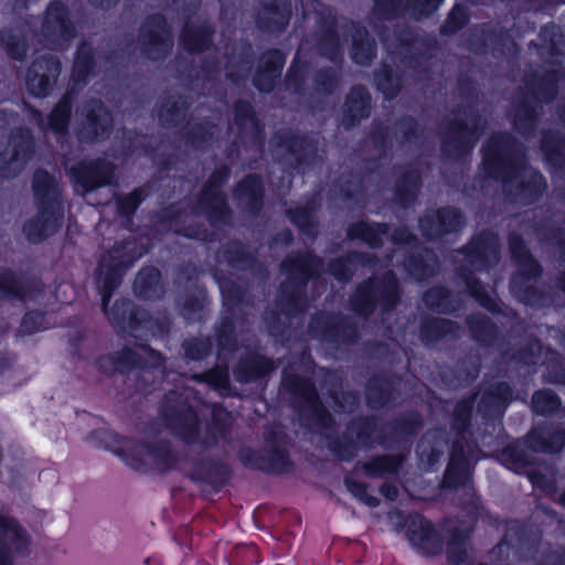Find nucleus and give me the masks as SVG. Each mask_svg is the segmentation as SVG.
<instances>
[{"label": "nucleus", "instance_id": "63", "mask_svg": "<svg viewBox=\"0 0 565 565\" xmlns=\"http://www.w3.org/2000/svg\"><path fill=\"white\" fill-rule=\"evenodd\" d=\"M254 60L253 47L250 43L246 42L233 60L228 61L227 77L233 82L245 78L253 68Z\"/></svg>", "mask_w": 565, "mask_h": 565}, {"label": "nucleus", "instance_id": "59", "mask_svg": "<svg viewBox=\"0 0 565 565\" xmlns=\"http://www.w3.org/2000/svg\"><path fill=\"white\" fill-rule=\"evenodd\" d=\"M204 299V292L195 281L189 278L184 290L180 291L177 297V303L185 319H194L202 310Z\"/></svg>", "mask_w": 565, "mask_h": 565}, {"label": "nucleus", "instance_id": "47", "mask_svg": "<svg viewBox=\"0 0 565 565\" xmlns=\"http://www.w3.org/2000/svg\"><path fill=\"white\" fill-rule=\"evenodd\" d=\"M189 99L180 94L164 96L158 107L159 122L164 128H179L189 122Z\"/></svg>", "mask_w": 565, "mask_h": 565}, {"label": "nucleus", "instance_id": "1", "mask_svg": "<svg viewBox=\"0 0 565 565\" xmlns=\"http://www.w3.org/2000/svg\"><path fill=\"white\" fill-rule=\"evenodd\" d=\"M324 259L313 250H296L287 255L281 264L286 281L278 287L275 300L280 313L288 318L302 315L308 307V285L323 271Z\"/></svg>", "mask_w": 565, "mask_h": 565}, {"label": "nucleus", "instance_id": "51", "mask_svg": "<svg viewBox=\"0 0 565 565\" xmlns=\"http://www.w3.org/2000/svg\"><path fill=\"white\" fill-rule=\"evenodd\" d=\"M422 301L429 311L438 315H454L462 306L461 299L440 284L426 289L422 295Z\"/></svg>", "mask_w": 565, "mask_h": 565}, {"label": "nucleus", "instance_id": "22", "mask_svg": "<svg viewBox=\"0 0 565 565\" xmlns=\"http://www.w3.org/2000/svg\"><path fill=\"white\" fill-rule=\"evenodd\" d=\"M515 398L514 388L507 381H495L486 385L476 402L483 424L488 426L491 423L493 427H502L504 415Z\"/></svg>", "mask_w": 565, "mask_h": 565}, {"label": "nucleus", "instance_id": "25", "mask_svg": "<svg viewBox=\"0 0 565 565\" xmlns=\"http://www.w3.org/2000/svg\"><path fill=\"white\" fill-rule=\"evenodd\" d=\"M476 447L477 445H461L460 440H451L449 460L440 481L443 490L455 491L471 481Z\"/></svg>", "mask_w": 565, "mask_h": 565}, {"label": "nucleus", "instance_id": "26", "mask_svg": "<svg viewBox=\"0 0 565 565\" xmlns=\"http://www.w3.org/2000/svg\"><path fill=\"white\" fill-rule=\"evenodd\" d=\"M61 72L62 63L57 56L44 54L36 57L26 70L28 92L35 97H46L56 86Z\"/></svg>", "mask_w": 565, "mask_h": 565}, {"label": "nucleus", "instance_id": "3", "mask_svg": "<svg viewBox=\"0 0 565 565\" xmlns=\"http://www.w3.org/2000/svg\"><path fill=\"white\" fill-rule=\"evenodd\" d=\"M92 437L106 450L120 457L129 467L137 471L154 469L167 471L171 469L177 456L171 450L168 441H156L152 444L137 443L131 439L121 438L108 430H98Z\"/></svg>", "mask_w": 565, "mask_h": 565}, {"label": "nucleus", "instance_id": "30", "mask_svg": "<svg viewBox=\"0 0 565 565\" xmlns=\"http://www.w3.org/2000/svg\"><path fill=\"white\" fill-rule=\"evenodd\" d=\"M406 536L423 555L434 557L443 552L444 540L434 523L420 513L409 515Z\"/></svg>", "mask_w": 565, "mask_h": 565}, {"label": "nucleus", "instance_id": "7", "mask_svg": "<svg viewBox=\"0 0 565 565\" xmlns=\"http://www.w3.org/2000/svg\"><path fill=\"white\" fill-rule=\"evenodd\" d=\"M401 299L399 280L393 270H387L359 282L349 297V307L356 316L367 319L376 311L382 315L391 313Z\"/></svg>", "mask_w": 565, "mask_h": 565}, {"label": "nucleus", "instance_id": "57", "mask_svg": "<svg viewBox=\"0 0 565 565\" xmlns=\"http://www.w3.org/2000/svg\"><path fill=\"white\" fill-rule=\"evenodd\" d=\"M134 291L137 297L147 300L161 298L164 287L160 270L153 266L140 269L134 281Z\"/></svg>", "mask_w": 565, "mask_h": 565}, {"label": "nucleus", "instance_id": "35", "mask_svg": "<svg viewBox=\"0 0 565 565\" xmlns=\"http://www.w3.org/2000/svg\"><path fill=\"white\" fill-rule=\"evenodd\" d=\"M276 365L269 356L257 351H247L233 366V377L239 384H250L265 380Z\"/></svg>", "mask_w": 565, "mask_h": 565}, {"label": "nucleus", "instance_id": "44", "mask_svg": "<svg viewBox=\"0 0 565 565\" xmlns=\"http://www.w3.org/2000/svg\"><path fill=\"white\" fill-rule=\"evenodd\" d=\"M128 265L120 259V249H114L102 255L98 266L99 279L103 280V310L106 311L111 292L120 285L124 271Z\"/></svg>", "mask_w": 565, "mask_h": 565}, {"label": "nucleus", "instance_id": "28", "mask_svg": "<svg viewBox=\"0 0 565 565\" xmlns=\"http://www.w3.org/2000/svg\"><path fill=\"white\" fill-rule=\"evenodd\" d=\"M232 196L237 209L253 217H258L265 205V184L258 173H247L238 180L233 189Z\"/></svg>", "mask_w": 565, "mask_h": 565}, {"label": "nucleus", "instance_id": "19", "mask_svg": "<svg viewBox=\"0 0 565 565\" xmlns=\"http://www.w3.org/2000/svg\"><path fill=\"white\" fill-rule=\"evenodd\" d=\"M424 427V417L416 409L401 412L385 425V430L376 437V444L385 450L409 451L413 439Z\"/></svg>", "mask_w": 565, "mask_h": 565}, {"label": "nucleus", "instance_id": "5", "mask_svg": "<svg viewBox=\"0 0 565 565\" xmlns=\"http://www.w3.org/2000/svg\"><path fill=\"white\" fill-rule=\"evenodd\" d=\"M564 74L559 68H548L542 75L526 79L527 94L516 104L511 118L513 129L523 138L535 136L541 113L536 104H552L558 95V84Z\"/></svg>", "mask_w": 565, "mask_h": 565}, {"label": "nucleus", "instance_id": "8", "mask_svg": "<svg viewBox=\"0 0 565 565\" xmlns=\"http://www.w3.org/2000/svg\"><path fill=\"white\" fill-rule=\"evenodd\" d=\"M115 367L127 373L135 388L143 394L159 387L167 369L162 353L146 343H136L135 348L124 347L116 354Z\"/></svg>", "mask_w": 565, "mask_h": 565}, {"label": "nucleus", "instance_id": "37", "mask_svg": "<svg viewBox=\"0 0 565 565\" xmlns=\"http://www.w3.org/2000/svg\"><path fill=\"white\" fill-rule=\"evenodd\" d=\"M372 97L362 85L353 86L347 94L341 109V125L345 130L356 127L371 115Z\"/></svg>", "mask_w": 565, "mask_h": 565}, {"label": "nucleus", "instance_id": "32", "mask_svg": "<svg viewBox=\"0 0 565 565\" xmlns=\"http://www.w3.org/2000/svg\"><path fill=\"white\" fill-rule=\"evenodd\" d=\"M524 444L533 452L559 454L565 447V427L551 422L537 424L525 435Z\"/></svg>", "mask_w": 565, "mask_h": 565}, {"label": "nucleus", "instance_id": "38", "mask_svg": "<svg viewBox=\"0 0 565 565\" xmlns=\"http://www.w3.org/2000/svg\"><path fill=\"white\" fill-rule=\"evenodd\" d=\"M108 303H106V307ZM111 326L120 333L128 334L135 338L137 341L141 339L140 322L143 317V309L137 307L130 300L121 299L117 300L111 310L104 311Z\"/></svg>", "mask_w": 565, "mask_h": 565}, {"label": "nucleus", "instance_id": "13", "mask_svg": "<svg viewBox=\"0 0 565 565\" xmlns=\"http://www.w3.org/2000/svg\"><path fill=\"white\" fill-rule=\"evenodd\" d=\"M395 49L403 66L423 75L429 73L426 65L437 50L435 39L420 34L416 29L403 24L393 30Z\"/></svg>", "mask_w": 565, "mask_h": 565}, {"label": "nucleus", "instance_id": "34", "mask_svg": "<svg viewBox=\"0 0 565 565\" xmlns=\"http://www.w3.org/2000/svg\"><path fill=\"white\" fill-rule=\"evenodd\" d=\"M376 263L377 257L374 254L352 249L330 258L327 263V271L339 284H349L359 267H371Z\"/></svg>", "mask_w": 565, "mask_h": 565}, {"label": "nucleus", "instance_id": "54", "mask_svg": "<svg viewBox=\"0 0 565 565\" xmlns=\"http://www.w3.org/2000/svg\"><path fill=\"white\" fill-rule=\"evenodd\" d=\"M317 210V203L313 200H309L303 205L288 207L285 211V215L300 234L316 239L319 234Z\"/></svg>", "mask_w": 565, "mask_h": 565}, {"label": "nucleus", "instance_id": "18", "mask_svg": "<svg viewBox=\"0 0 565 565\" xmlns=\"http://www.w3.org/2000/svg\"><path fill=\"white\" fill-rule=\"evenodd\" d=\"M173 35L164 15L154 13L145 19L138 33L140 53L152 62L166 60L173 47Z\"/></svg>", "mask_w": 565, "mask_h": 565}, {"label": "nucleus", "instance_id": "58", "mask_svg": "<svg viewBox=\"0 0 565 565\" xmlns=\"http://www.w3.org/2000/svg\"><path fill=\"white\" fill-rule=\"evenodd\" d=\"M309 70L310 62L306 58H301L297 52L285 75V86L287 90L298 96H305Z\"/></svg>", "mask_w": 565, "mask_h": 565}, {"label": "nucleus", "instance_id": "12", "mask_svg": "<svg viewBox=\"0 0 565 565\" xmlns=\"http://www.w3.org/2000/svg\"><path fill=\"white\" fill-rule=\"evenodd\" d=\"M377 431V417L362 415L348 423L341 435H326L327 447L339 461L350 462L361 448L372 449L376 443L374 434Z\"/></svg>", "mask_w": 565, "mask_h": 565}, {"label": "nucleus", "instance_id": "21", "mask_svg": "<svg viewBox=\"0 0 565 565\" xmlns=\"http://www.w3.org/2000/svg\"><path fill=\"white\" fill-rule=\"evenodd\" d=\"M470 50L477 55L490 54L497 60L510 58L519 53V45L509 29L484 23L469 40Z\"/></svg>", "mask_w": 565, "mask_h": 565}, {"label": "nucleus", "instance_id": "39", "mask_svg": "<svg viewBox=\"0 0 565 565\" xmlns=\"http://www.w3.org/2000/svg\"><path fill=\"white\" fill-rule=\"evenodd\" d=\"M544 164L552 174L565 175V135L557 129H545L540 139Z\"/></svg>", "mask_w": 565, "mask_h": 565}, {"label": "nucleus", "instance_id": "10", "mask_svg": "<svg viewBox=\"0 0 565 565\" xmlns=\"http://www.w3.org/2000/svg\"><path fill=\"white\" fill-rule=\"evenodd\" d=\"M265 446L254 449L242 446L237 459L244 468L260 471L268 476L287 475L295 469V463L287 449V434L279 428H266L263 433Z\"/></svg>", "mask_w": 565, "mask_h": 565}, {"label": "nucleus", "instance_id": "64", "mask_svg": "<svg viewBox=\"0 0 565 565\" xmlns=\"http://www.w3.org/2000/svg\"><path fill=\"white\" fill-rule=\"evenodd\" d=\"M500 459L507 468L513 471L524 469L532 462L530 454L519 440L504 446L500 451Z\"/></svg>", "mask_w": 565, "mask_h": 565}, {"label": "nucleus", "instance_id": "2", "mask_svg": "<svg viewBox=\"0 0 565 565\" xmlns=\"http://www.w3.org/2000/svg\"><path fill=\"white\" fill-rule=\"evenodd\" d=\"M508 248L518 273L511 277L510 290L514 298L531 308H546L552 301V295L531 280H537L543 275V266L530 250L524 237L518 232L508 235Z\"/></svg>", "mask_w": 565, "mask_h": 565}, {"label": "nucleus", "instance_id": "45", "mask_svg": "<svg viewBox=\"0 0 565 565\" xmlns=\"http://www.w3.org/2000/svg\"><path fill=\"white\" fill-rule=\"evenodd\" d=\"M422 186L423 178L420 170L414 167L404 169L394 181V203L405 210L411 207L417 201Z\"/></svg>", "mask_w": 565, "mask_h": 565}, {"label": "nucleus", "instance_id": "52", "mask_svg": "<svg viewBox=\"0 0 565 565\" xmlns=\"http://www.w3.org/2000/svg\"><path fill=\"white\" fill-rule=\"evenodd\" d=\"M32 188L39 206L62 209L60 184L47 171L42 169L35 171Z\"/></svg>", "mask_w": 565, "mask_h": 565}, {"label": "nucleus", "instance_id": "33", "mask_svg": "<svg viewBox=\"0 0 565 565\" xmlns=\"http://www.w3.org/2000/svg\"><path fill=\"white\" fill-rule=\"evenodd\" d=\"M461 332L457 321L438 316L423 317L418 324V338L426 348H435L444 341H456Z\"/></svg>", "mask_w": 565, "mask_h": 565}, {"label": "nucleus", "instance_id": "31", "mask_svg": "<svg viewBox=\"0 0 565 565\" xmlns=\"http://www.w3.org/2000/svg\"><path fill=\"white\" fill-rule=\"evenodd\" d=\"M75 183L82 188L83 194L113 182L115 166L106 159L83 160L70 169Z\"/></svg>", "mask_w": 565, "mask_h": 565}, {"label": "nucleus", "instance_id": "4", "mask_svg": "<svg viewBox=\"0 0 565 565\" xmlns=\"http://www.w3.org/2000/svg\"><path fill=\"white\" fill-rule=\"evenodd\" d=\"M525 167V157L520 141L509 131L491 135L481 148L480 169L493 181L500 182L507 190Z\"/></svg>", "mask_w": 565, "mask_h": 565}, {"label": "nucleus", "instance_id": "15", "mask_svg": "<svg viewBox=\"0 0 565 565\" xmlns=\"http://www.w3.org/2000/svg\"><path fill=\"white\" fill-rule=\"evenodd\" d=\"M308 332L313 339L332 345H355L360 338L358 323L348 316L328 311H319L311 316Z\"/></svg>", "mask_w": 565, "mask_h": 565}, {"label": "nucleus", "instance_id": "50", "mask_svg": "<svg viewBox=\"0 0 565 565\" xmlns=\"http://www.w3.org/2000/svg\"><path fill=\"white\" fill-rule=\"evenodd\" d=\"M471 339L483 348H493L502 338L500 327L484 313H471L466 318Z\"/></svg>", "mask_w": 565, "mask_h": 565}, {"label": "nucleus", "instance_id": "11", "mask_svg": "<svg viewBox=\"0 0 565 565\" xmlns=\"http://www.w3.org/2000/svg\"><path fill=\"white\" fill-rule=\"evenodd\" d=\"M480 121L479 114L471 117V122L458 117L443 121L438 130L441 154L455 162L466 161L483 134Z\"/></svg>", "mask_w": 565, "mask_h": 565}, {"label": "nucleus", "instance_id": "23", "mask_svg": "<svg viewBox=\"0 0 565 565\" xmlns=\"http://www.w3.org/2000/svg\"><path fill=\"white\" fill-rule=\"evenodd\" d=\"M34 152L31 130L19 127L11 131L8 145L0 152V177L14 178L21 173Z\"/></svg>", "mask_w": 565, "mask_h": 565}, {"label": "nucleus", "instance_id": "49", "mask_svg": "<svg viewBox=\"0 0 565 565\" xmlns=\"http://www.w3.org/2000/svg\"><path fill=\"white\" fill-rule=\"evenodd\" d=\"M407 456L408 450L374 455L362 463V470L369 478L397 476L402 470Z\"/></svg>", "mask_w": 565, "mask_h": 565}, {"label": "nucleus", "instance_id": "53", "mask_svg": "<svg viewBox=\"0 0 565 565\" xmlns=\"http://www.w3.org/2000/svg\"><path fill=\"white\" fill-rule=\"evenodd\" d=\"M352 24L353 34L350 50L351 58L359 66H370L377 56L375 39L361 23L352 22Z\"/></svg>", "mask_w": 565, "mask_h": 565}, {"label": "nucleus", "instance_id": "14", "mask_svg": "<svg viewBox=\"0 0 565 565\" xmlns=\"http://www.w3.org/2000/svg\"><path fill=\"white\" fill-rule=\"evenodd\" d=\"M271 145L286 151L298 173L306 174L319 161V140L309 132L281 128L273 132Z\"/></svg>", "mask_w": 565, "mask_h": 565}, {"label": "nucleus", "instance_id": "40", "mask_svg": "<svg viewBox=\"0 0 565 565\" xmlns=\"http://www.w3.org/2000/svg\"><path fill=\"white\" fill-rule=\"evenodd\" d=\"M394 375L391 373L373 374L365 384V402L371 409L390 407L396 401Z\"/></svg>", "mask_w": 565, "mask_h": 565}, {"label": "nucleus", "instance_id": "56", "mask_svg": "<svg viewBox=\"0 0 565 565\" xmlns=\"http://www.w3.org/2000/svg\"><path fill=\"white\" fill-rule=\"evenodd\" d=\"M373 84L387 102L394 100L402 92L403 75L392 65L382 63L373 72Z\"/></svg>", "mask_w": 565, "mask_h": 565}, {"label": "nucleus", "instance_id": "48", "mask_svg": "<svg viewBox=\"0 0 565 565\" xmlns=\"http://www.w3.org/2000/svg\"><path fill=\"white\" fill-rule=\"evenodd\" d=\"M390 230V225L385 222L359 220L349 224L347 237L350 241H361L372 249H380Z\"/></svg>", "mask_w": 565, "mask_h": 565}, {"label": "nucleus", "instance_id": "46", "mask_svg": "<svg viewBox=\"0 0 565 565\" xmlns=\"http://www.w3.org/2000/svg\"><path fill=\"white\" fill-rule=\"evenodd\" d=\"M478 393H471L458 399L454 406L449 419V427L455 437L452 440H460L461 445H476L473 441L467 439L466 435L469 433Z\"/></svg>", "mask_w": 565, "mask_h": 565}, {"label": "nucleus", "instance_id": "6", "mask_svg": "<svg viewBox=\"0 0 565 565\" xmlns=\"http://www.w3.org/2000/svg\"><path fill=\"white\" fill-rule=\"evenodd\" d=\"M190 390L170 391L163 397L161 418L170 433L198 451H209L210 435L203 433L198 414L190 403Z\"/></svg>", "mask_w": 565, "mask_h": 565}, {"label": "nucleus", "instance_id": "36", "mask_svg": "<svg viewBox=\"0 0 565 565\" xmlns=\"http://www.w3.org/2000/svg\"><path fill=\"white\" fill-rule=\"evenodd\" d=\"M438 257L427 246L419 245L404 253L402 267L404 273L416 281H425L438 273Z\"/></svg>", "mask_w": 565, "mask_h": 565}, {"label": "nucleus", "instance_id": "60", "mask_svg": "<svg viewBox=\"0 0 565 565\" xmlns=\"http://www.w3.org/2000/svg\"><path fill=\"white\" fill-rule=\"evenodd\" d=\"M547 190L545 177L535 170L526 180L515 185L514 194L520 202L527 205L537 202Z\"/></svg>", "mask_w": 565, "mask_h": 565}, {"label": "nucleus", "instance_id": "9", "mask_svg": "<svg viewBox=\"0 0 565 565\" xmlns=\"http://www.w3.org/2000/svg\"><path fill=\"white\" fill-rule=\"evenodd\" d=\"M281 386L289 396L290 407L303 425H315L322 430L334 428L335 419L322 402L311 377L284 372Z\"/></svg>", "mask_w": 565, "mask_h": 565}, {"label": "nucleus", "instance_id": "55", "mask_svg": "<svg viewBox=\"0 0 565 565\" xmlns=\"http://www.w3.org/2000/svg\"><path fill=\"white\" fill-rule=\"evenodd\" d=\"M228 266L238 271H256L265 269L257 255L249 250L248 246L239 239L228 242L223 250Z\"/></svg>", "mask_w": 565, "mask_h": 565}, {"label": "nucleus", "instance_id": "27", "mask_svg": "<svg viewBox=\"0 0 565 565\" xmlns=\"http://www.w3.org/2000/svg\"><path fill=\"white\" fill-rule=\"evenodd\" d=\"M232 119L242 141H248L258 150L264 149L266 142L265 124L258 117L250 100L236 99L232 106Z\"/></svg>", "mask_w": 565, "mask_h": 565}, {"label": "nucleus", "instance_id": "20", "mask_svg": "<svg viewBox=\"0 0 565 565\" xmlns=\"http://www.w3.org/2000/svg\"><path fill=\"white\" fill-rule=\"evenodd\" d=\"M466 215L454 205H444L427 210L418 217L422 236L427 241H438L451 234L460 233L466 226Z\"/></svg>", "mask_w": 565, "mask_h": 565}, {"label": "nucleus", "instance_id": "24", "mask_svg": "<svg viewBox=\"0 0 565 565\" xmlns=\"http://www.w3.org/2000/svg\"><path fill=\"white\" fill-rule=\"evenodd\" d=\"M459 253L465 260L479 271H486L494 267L501 257V245L498 234L484 228L471 236Z\"/></svg>", "mask_w": 565, "mask_h": 565}, {"label": "nucleus", "instance_id": "61", "mask_svg": "<svg viewBox=\"0 0 565 565\" xmlns=\"http://www.w3.org/2000/svg\"><path fill=\"white\" fill-rule=\"evenodd\" d=\"M531 409L537 416L552 417L562 409V399L551 388H539L532 394Z\"/></svg>", "mask_w": 565, "mask_h": 565}, {"label": "nucleus", "instance_id": "29", "mask_svg": "<svg viewBox=\"0 0 565 565\" xmlns=\"http://www.w3.org/2000/svg\"><path fill=\"white\" fill-rule=\"evenodd\" d=\"M292 17V0H259L255 13L256 28L266 34H281Z\"/></svg>", "mask_w": 565, "mask_h": 565}, {"label": "nucleus", "instance_id": "43", "mask_svg": "<svg viewBox=\"0 0 565 565\" xmlns=\"http://www.w3.org/2000/svg\"><path fill=\"white\" fill-rule=\"evenodd\" d=\"M62 209L39 206L38 214L24 224L26 238L32 243H39L55 234L62 225Z\"/></svg>", "mask_w": 565, "mask_h": 565}, {"label": "nucleus", "instance_id": "41", "mask_svg": "<svg viewBox=\"0 0 565 565\" xmlns=\"http://www.w3.org/2000/svg\"><path fill=\"white\" fill-rule=\"evenodd\" d=\"M214 281L218 282L222 295V303L227 315L237 317L243 321L247 320L246 308L252 306L249 291L247 287L227 279L220 281L214 267Z\"/></svg>", "mask_w": 565, "mask_h": 565}, {"label": "nucleus", "instance_id": "62", "mask_svg": "<svg viewBox=\"0 0 565 565\" xmlns=\"http://www.w3.org/2000/svg\"><path fill=\"white\" fill-rule=\"evenodd\" d=\"M311 79L315 93L322 97L333 95L341 82L339 72L331 66H322L316 70Z\"/></svg>", "mask_w": 565, "mask_h": 565}, {"label": "nucleus", "instance_id": "17", "mask_svg": "<svg viewBox=\"0 0 565 565\" xmlns=\"http://www.w3.org/2000/svg\"><path fill=\"white\" fill-rule=\"evenodd\" d=\"M113 124L110 110L98 99H87L76 109V136L81 142L92 143L108 138Z\"/></svg>", "mask_w": 565, "mask_h": 565}, {"label": "nucleus", "instance_id": "42", "mask_svg": "<svg viewBox=\"0 0 565 565\" xmlns=\"http://www.w3.org/2000/svg\"><path fill=\"white\" fill-rule=\"evenodd\" d=\"M200 6L199 0H191L189 9H184L186 21L180 35V42L190 53H201L211 45V28L209 23L198 24L190 19Z\"/></svg>", "mask_w": 565, "mask_h": 565}, {"label": "nucleus", "instance_id": "16", "mask_svg": "<svg viewBox=\"0 0 565 565\" xmlns=\"http://www.w3.org/2000/svg\"><path fill=\"white\" fill-rule=\"evenodd\" d=\"M40 34L51 50L68 47L76 36V28L67 6L58 0L49 3L42 17Z\"/></svg>", "mask_w": 565, "mask_h": 565}]
</instances>
